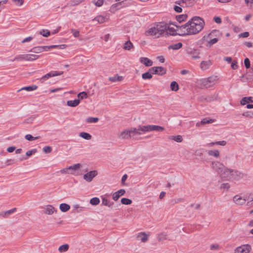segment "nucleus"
<instances>
[{"mask_svg": "<svg viewBox=\"0 0 253 253\" xmlns=\"http://www.w3.org/2000/svg\"><path fill=\"white\" fill-rule=\"evenodd\" d=\"M142 78L144 80L151 79L152 78V76L149 72H147L142 75Z\"/></svg>", "mask_w": 253, "mask_h": 253, "instance_id": "nucleus-44", "label": "nucleus"}, {"mask_svg": "<svg viewBox=\"0 0 253 253\" xmlns=\"http://www.w3.org/2000/svg\"><path fill=\"white\" fill-rule=\"evenodd\" d=\"M78 97L80 99H85L87 97V94L85 92L83 91L78 93Z\"/></svg>", "mask_w": 253, "mask_h": 253, "instance_id": "nucleus-48", "label": "nucleus"}, {"mask_svg": "<svg viewBox=\"0 0 253 253\" xmlns=\"http://www.w3.org/2000/svg\"><path fill=\"white\" fill-rule=\"evenodd\" d=\"M25 137L27 140L33 141L39 138L40 136L33 137L32 135L28 134L26 135Z\"/></svg>", "mask_w": 253, "mask_h": 253, "instance_id": "nucleus-47", "label": "nucleus"}, {"mask_svg": "<svg viewBox=\"0 0 253 253\" xmlns=\"http://www.w3.org/2000/svg\"><path fill=\"white\" fill-rule=\"evenodd\" d=\"M16 211V208H13L12 209H11L10 210H8V211H6V213L7 215L8 216L9 215L14 212Z\"/></svg>", "mask_w": 253, "mask_h": 253, "instance_id": "nucleus-62", "label": "nucleus"}, {"mask_svg": "<svg viewBox=\"0 0 253 253\" xmlns=\"http://www.w3.org/2000/svg\"><path fill=\"white\" fill-rule=\"evenodd\" d=\"M187 16L186 14L179 15L176 16V20L179 22H181L184 21V20H185L187 19Z\"/></svg>", "mask_w": 253, "mask_h": 253, "instance_id": "nucleus-40", "label": "nucleus"}, {"mask_svg": "<svg viewBox=\"0 0 253 253\" xmlns=\"http://www.w3.org/2000/svg\"><path fill=\"white\" fill-rule=\"evenodd\" d=\"M59 209L62 212H66L70 209L69 205L65 203H62L59 206Z\"/></svg>", "mask_w": 253, "mask_h": 253, "instance_id": "nucleus-30", "label": "nucleus"}, {"mask_svg": "<svg viewBox=\"0 0 253 253\" xmlns=\"http://www.w3.org/2000/svg\"><path fill=\"white\" fill-rule=\"evenodd\" d=\"M213 21L217 23V24H220L221 23V19L220 17L218 16H215L213 19Z\"/></svg>", "mask_w": 253, "mask_h": 253, "instance_id": "nucleus-61", "label": "nucleus"}, {"mask_svg": "<svg viewBox=\"0 0 253 253\" xmlns=\"http://www.w3.org/2000/svg\"><path fill=\"white\" fill-rule=\"evenodd\" d=\"M211 166L213 170L218 173L221 177L222 173L227 169L222 163L217 161L212 162Z\"/></svg>", "mask_w": 253, "mask_h": 253, "instance_id": "nucleus-7", "label": "nucleus"}, {"mask_svg": "<svg viewBox=\"0 0 253 253\" xmlns=\"http://www.w3.org/2000/svg\"><path fill=\"white\" fill-rule=\"evenodd\" d=\"M187 2H188L187 0H179L176 1L175 2V3L181 6H184V5H185L186 6L187 5Z\"/></svg>", "mask_w": 253, "mask_h": 253, "instance_id": "nucleus-50", "label": "nucleus"}, {"mask_svg": "<svg viewBox=\"0 0 253 253\" xmlns=\"http://www.w3.org/2000/svg\"><path fill=\"white\" fill-rule=\"evenodd\" d=\"M69 248V246L68 244H64L60 246L58 248V251L60 253H63L67 252Z\"/></svg>", "mask_w": 253, "mask_h": 253, "instance_id": "nucleus-38", "label": "nucleus"}, {"mask_svg": "<svg viewBox=\"0 0 253 253\" xmlns=\"http://www.w3.org/2000/svg\"><path fill=\"white\" fill-rule=\"evenodd\" d=\"M98 118L89 117L86 119V122L88 123H95L98 121Z\"/></svg>", "mask_w": 253, "mask_h": 253, "instance_id": "nucleus-46", "label": "nucleus"}, {"mask_svg": "<svg viewBox=\"0 0 253 253\" xmlns=\"http://www.w3.org/2000/svg\"><path fill=\"white\" fill-rule=\"evenodd\" d=\"M210 249L211 250H216L219 249V245L218 244H212L211 245Z\"/></svg>", "mask_w": 253, "mask_h": 253, "instance_id": "nucleus-63", "label": "nucleus"}, {"mask_svg": "<svg viewBox=\"0 0 253 253\" xmlns=\"http://www.w3.org/2000/svg\"><path fill=\"white\" fill-rule=\"evenodd\" d=\"M251 250V246L248 244H246L237 247L235 250V253H249Z\"/></svg>", "mask_w": 253, "mask_h": 253, "instance_id": "nucleus-13", "label": "nucleus"}, {"mask_svg": "<svg viewBox=\"0 0 253 253\" xmlns=\"http://www.w3.org/2000/svg\"><path fill=\"white\" fill-rule=\"evenodd\" d=\"M244 64L246 68L248 69L250 67V61L248 58L245 59Z\"/></svg>", "mask_w": 253, "mask_h": 253, "instance_id": "nucleus-57", "label": "nucleus"}, {"mask_svg": "<svg viewBox=\"0 0 253 253\" xmlns=\"http://www.w3.org/2000/svg\"><path fill=\"white\" fill-rule=\"evenodd\" d=\"M150 233H146L145 232H140L136 234L135 237L137 241L141 243H146L148 241Z\"/></svg>", "mask_w": 253, "mask_h": 253, "instance_id": "nucleus-10", "label": "nucleus"}, {"mask_svg": "<svg viewBox=\"0 0 253 253\" xmlns=\"http://www.w3.org/2000/svg\"><path fill=\"white\" fill-rule=\"evenodd\" d=\"M103 0H94L93 3L98 7L102 6L103 4Z\"/></svg>", "mask_w": 253, "mask_h": 253, "instance_id": "nucleus-51", "label": "nucleus"}, {"mask_svg": "<svg viewBox=\"0 0 253 253\" xmlns=\"http://www.w3.org/2000/svg\"><path fill=\"white\" fill-rule=\"evenodd\" d=\"M166 25H167V27L166 28V31H165V35L171 36L178 35V31L177 30L180 27V26H176V29H175L173 27H170V23H166Z\"/></svg>", "mask_w": 253, "mask_h": 253, "instance_id": "nucleus-9", "label": "nucleus"}, {"mask_svg": "<svg viewBox=\"0 0 253 253\" xmlns=\"http://www.w3.org/2000/svg\"><path fill=\"white\" fill-rule=\"evenodd\" d=\"M230 188V185L228 183H222L220 186V189L224 191H228Z\"/></svg>", "mask_w": 253, "mask_h": 253, "instance_id": "nucleus-45", "label": "nucleus"}, {"mask_svg": "<svg viewBox=\"0 0 253 253\" xmlns=\"http://www.w3.org/2000/svg\"><path fill=\"white\" fill-rule=\"evenodd\" d=\"M39 57L40 55L33 54H26V58H25V61H33L37 60Z\"/></svg>", "mask_w": 253, "mask_h": 253, "instance_id": "nucleus-23", "label": "nucleus"}, {"mask_svg": "<svg viewBox=\"0 0 253 253\" xmlns=\"http://www.w3.org/2000/svg\"><path fill=\"white\" fill-rule=\"evenodd\" d=\"M167 27L165 22H155L148 27L144 34L146 37L158 39L165 35Z\"/></svg>", "mask_w": 253, "mask_h": 253, "instance_id": "nucleus-3", "label": "nucleus"}, {"mask_svg": "<svg viewBox=\"0 0 253 253\" xmlns=\"http://www.w3.org/2000/svg\"><path fill=\"white\" fill-rule=\"evenodd\" d=\"M208 154L210 156H213L217 158L219 157L220 155V152L218 150H210L208 151Z\"/></svg>", "mask_w": 253, "mask_h": 253, "instance_id": "nucleus-28", "label": "nucleus"}, {"mask_svg": "<svg viewBox=\"0 0 253 253\" xmlns=\"http://www.w3.org/2000/svg\"><path fill=\"white\" fill-rule=\"evenodd\" d=\"M80 103V99H76L74 100H68L67 102V105L71 107L77 106Z\"/></svg>", "mask_w": 253, "mask_h": 253, "instance_id": "nucleus-25", "label": "nucleus"}, {"mask_svg": "<svg viewBox=\"0 0 253 253\" xmlns=\"http://www.w3.org/2000/svg\"><path fill=\"white\" fill-rule=\"evenodd\" d=\"M214 122L213 120L209 118H204L201 122H197L196 126H199L200 125H204L207 124L212 123Z\"/></svg>", "mask_w": 253, "mask_h": 253, "instance_id": "nucleus-24", "label": "nucleus"}, {"mask_svg": "<svg viewBox=\"0 0 253 253\" xmlns=\"http://www.w3.org/2000/svg\"><path fill=\"white\" fill-rule=\"evenodd\" d=\"M215 98L216 97L214 96V95H209V96H207L205 98V100L207 101L211 102V101L214 100L215 99Z\"/></svg>", "mask_w": 253, "mask_h": 253, "instance_id": "nucleus-56", "label": "nucleus"}, {"mask_svg": "<svg viewBox=\"0 0 253 253\" xmlns=\"http://www.w3.org/2000/svg\"><path fill=\"white\" fill-rule=\"evenodd\" d=\"M74 208L75 210H78V212L83 211L84 210V208L83 207L80 206L79 205H75Z\"/></svg>", "mask_w": 253, "mask_h": 253, "instance_id": "nucleus-52", "label": "nucleus"}, {"mask_svg": "<svg viewBox=\"0 0 253 253\" xmlns=\"http://www.w3.org/2000/svg\"><path fill=\"white\" fill-rule=\"evenodd\" d=\"M164 130V127L157 125L139 126L137 128L130 127L118 133V137L121 139H128L148 132L163 131Z\"/></svg>", "mask_w": 253, "mask_h": 253, "instance_id": "nucleus-1", "label": "nucleus"}, {"mask_svg": "<svg viewBox=\"0 0 253 253\" xmlns=\"http://www.w3.org/2000/svg\"><path fill=\"white\" fill-rule=\"evenodd\" d=\"M121 203L123 205H128L132 203V201L126 198H123L121 199Z\"/></svg>", "mask_w": 253, "mask_h": 253, "instance_id": "nucleus-43", "label": "nucleus"}, {"mask_svg": "<svg viewBox=\"0 0 253 253\" xmlns=\"http://www.w3.org/2000/svg\"><path fill=\"white\" fill-rule=\"evenodd\" d=\"M238 66L237 65V62L236 61H233L231 63V68L233 70H236L238 68Z\"/></svg>", "mask_w": 253, "mask_h": 253, "instance_id": "nucleus-60", "label": "nucleus"}, {"mask_svg": "<svg viewBox=\"0 0 253 253\" xmlns=\"http://www.w3.org/2000/svg\"><path fill=\"white\" fill-rule=\"evenodd\" d=\"M37 88V86L36 85H33L32 86H25L21 88V89L18 90V92H20L22 90H26L28 91H31L33 90H35Z\"/></svg>", "mask_w": 253, "mask_h": 253, "instance_id": "nucleus-29", "label": "nucleus"}, {"mask_svg": "<svg viewBox=\"0 0 253 253\" xmlns=\"http://www.w3.org/2000/svg\"><path fill=\"white\" fill-rule=\"evenodd\" d=\"M170 87L171 90L174 91H177L179 89V85L175 81H173L170 83Z\"/></svg>", "mask_w": 253, "mask_h": 253, "instance_id": "nucleus-33", "label": "nucleus"}, {"mask_svg": "<svg viewBox=\"0 0 253 253\" xmlns=\"http://www.w3.org/2000/svg\"><path fill=\"white\" fill-rule=\"evenodd\" d=\"M169 139L173 140L177 142H181L183 141V138L181 135H172L169 137Z\"/></svg>", "mask_w": 253, "mask_h": 253, "instance_id": "nucleus-31", "label": "nucleus"}, {"mask_svg": "<svg viewBox=\"0 0 253 253\" xmlns=\"http://www.w3.org/2000/svg\"><path fill=\"white\" fill-rule=\"evenodd\" d=\"M253 102V98L252 97H244L240 101L242 105H245L246 104Z\"/></svg>", "mask_w": 253, "mask_h": 253, "instance_id": "nucleus-26", "label": "nucleus"}, {"mask_svg": "<svg viewBox=\"0 0 253 253\" xmlns=\"http://www.w3.org/2000/svg\"><path fill=\"white\" fill-rule=\"evenodd\" d=\"M102 205L108 207L110 209H113L114 207V202L108 200L107 199L102 197Z\"/></svg>", "mask_w": 253, "mask_h": 253, "instance_id": "nucleus-22", "label": "nucleus"}, {"mask_svg": "<svg viewBox=\"0 0 253 253\" xmlns=\"http://www.w3.org/2000/svg\"><path fill=\"white\" fill-rule=\"evenodd\" d=\"M157 237L159 241H162L167 239V235L166 233L162 232L157 234Z\"/></svg>", "mask_w": 253, "mask_h": 253, "instance_id": "nucleus-35", "label": "nucleus"}, {"mask_svg": "<svg viewBox=\"0 0 253 253\" xmlns=\"http://www.w3.org/2000/svg\"><path fill=\"white\" fill-rule=\"evenodd\" d=\"M97 175L95 170L90 171L84 175V179L87 182H90Z\"/></svg>", "mask_w": 253, "mask_h": 253, "instance_id": "nucleus-15", "label": "nucleus"}, {"mask_svg": "<svg viewBox=\"0 0 253 253\" xmlns=\"http://www.w3.org/2000/svg\"><path fill=\"white\" fill-rule=\"evenodd\" d=\"M71 32L73 34V36L76 38L78 37L80 35L79 31L78 30H76L75 29H72Z\"/></svg>", "mask_w": 253, "mask_h": 253, "instance_id": "nucleus-58", "label": "nucleus"}, {"mask_svg": "<svg viewBox=\"0 0 253 253\" xmlns=\"http://www.w3.org/2000/svg\"><path fill=\"white\" fill-rule=\"evenodd\" d=\"M58 45H52L49 46H40L34 47L32 48L30 52L36 53H40L43 51H47L52 48L58 47Z\"/></svg>", "mask_w": 253, "mask_h": 253, "instance_id": "nucleus-8", "label": "nucleus"}, {"mask_svg": "<svg viewBox=\"0 0 253 253\" xmlns=\"http://www.w3.org/2000/svg\"><path fill=\"white\" fill-rule=\"evenodd\" d=\"M124 1H121L120 2H116L113 4H112L110 8L109 11L110 12L114 13L117 10L125 7L126 6L123 4Z\"/></svg>", "mask_w": 253, "mask_h": 253, "instance_id": "nucleus-14", "label": "nucleus"}, {"mask_svg": "<svg viewBox=\"0 0 253 253\" xmlns=\"http://www.w3.org/2000/svg\"><path fill=\"white\" fill-rule=\"evenodd\" d=\"M39 34L44 37H48L50 35V32L48 30L43 29L39 32Z\"/></svg>", "mask_w": 253, "mask_h": 253, "instance_id": "nucleus-42", "label": "nucleus"}, {"mask_svg": "<svg viewBox=\"0 0 253 253\" xmlns=\"http://www.w3.org/2000/svg\"><path fill=\"white\" fill-rule=\"evenodd\" d=\"M33 37H31V36L27 37L23 40V41H22V43H25L26 42H30L31 41H32L33 40Z\"/></svg>", "mask_w": 253, "mask_h": 253, "instance_id": "nucleus-64", "label": "nucleus"}, {"mask_svg": "<svg viewBox=\"0 0 253 253\" xmlns=\"http://www.w3.org/2000/svg\"><path fill=\"white\" fill-rule=\"evenodd\" d=\"M244 177V174L235 169L227 168L221 174V178L229 181H238Z\"/></svg>", "mask_w": 253, "mask_h": 253, "instance_id": "nucleus-4", "label": "nucleus"}, {"mask_svg": "<svg viewBox=\"0 0 253 253\" xmlns=\"http://www.w3.org/2000/svg\"><path fill=\"white\" fill-rule=\"evenodd\" d=\"M242 116L248 118H253V112L252 111H247L245 112L242 114Z\"/></svg>", "mask_w": 253, "mask_h": 253, "instance_id": "nucleus-49", "label": "nucleus"}, {"mask_svg": "<svg viewBox=\"0 0 253 253\" xmlns=\"http://www.w3.org/2000/svg\"><path fill=\"white\" fill-rule=\"evenodd\" d=\"M211 65V60L203 61L200 64V68L202 70L205 71L208 69Z\"/></svg>", "mask_w": 253, "mask_h": 253, "instance_id": "nucleus-20", "label": "nucleus"}, {"mask_svg": "<svg viewBox=\"0 0 253 253\" xmlns=\"http://www.w3.org/2000/svg\"><path fill=\"white\" fill-rule=\"evenodd\" d=\"M107 20V18L106 16H102V15H99L95 17L93 21H97L98 23L102 24L104 23Z\"/></svg>", "mask_w": 253, "mask_h": 253, "instance_id": "nucleus-27", "label": "nucleus"}, {"mask_svg": "<svg viewBox=\"0 0 253 253\" xmlns=\"http://www.w3.org/2000/svg\"><path fill=\"white\" fill-rule=\"evenodd\" d=\"M123 48L125 50H129L133 48V45L130 41H127L124 43Z\"/></svg>", "mask_w": 253, "mask_h": 253, "instance_id": "nucleus-32", "label": "nucleus"}, {"mask_svg": "<svg viewBox=\"0 0 253 253\" xmlns=\"http://www.w3.org/2000/svg\"><path fill=\"white\" fill-rule=\"evenodd\" d=\"M217 80V76H212L207 78L198 80L197 82V84L201 88H209L213 86L216 84Z\"/></svg>", "mask_w": 253, "mask_h": 253, "instance_id": "nucleus-5", "label": "nucleus"}, {"mask_svg": "<svg viewBox=\"0 0 253 253\" xmlns=\"http://www.w3.org/2000/svg\"><path fill=\"white\" fill-rule=\"evenodd\" d=\"M100 200L97 197H94L90 200V204L92 205L96 206L99 204Z\"/></svg>", "mask_w": 253, "mask_h": 253, "instance_id": "nucleus-39", "label": "nucleus"}, {"mask_svg": "<svg viewBox=\"0 0 253 253\" xmlns=\"http://www.w3.org/2000/svg\"><path fill=\"white\" fill-rule=\"evenodd\" d=\"M204 25L205 22L202 18L194 16L185 24L180 26L177 30L178 35L185 36L196 35L202 30Z\"/></svg>", "mask_w": 253, "mask_h": 253, "instance_id": "nucleus-2", "label": "nucleus"}, {"mask_svg": "<svg viewBox=\"0 0 253 253\" xmlns=\"http://www.w3.org/2000/svg\"><path fill=\"white\" fill-rule=\"evenodd\" d=\"M139 61L146 67L151 66L153 64V61L147 57H140Z\"/></svg>", "mask_w": 253, "mask_h": 253, "instance_id": "nucleus-21", "label": "nucleus"}, {"mask_svg": "<svg viewBox=\"0 0 253 253\" xmlns=\"http://www.w3.org/2000/svg\"><path fill=\"white\" fill-rule=\"evenodd\" d=\"M62 73H63L62 72H58L57 71H51V72L45 74L43 76H42L41 78H40V81L41 83H42L44 82H45V81H46L47 80H48L49 78H50L51 77L61 75L62 74Z\"/></svg>", "mask_w": 253, "mask_h": 253, "instance_id": "nucleus-12", "label": "nucleus"}, {"mask_svg": "<svg viewBox=\"0 0 253 253\" xmlns=\"http://www.w3.org/2000/svg\"><path fill=\"white\" fill-rule=\"evenodd\" d=\"M59 172H60L62 174H69L70 172H69V167L61 169L59 171Z\"/></svg>", "mask_w": 253, "mask_h": 253, "instance_id": "nucleus-54", "label": "nucleus"}, {"mask_svg": "<svg viewBox=\"0 0 253 253\" xmlns=\"http://www.w3.org/2000/svg\"><path fill=\"white\" fill-rule=\"evenodd\" d=\"M182 46L181 42H178L169 46V49H172L173 50H177L180 49Z\"/></svg>", "mask_w": 253, "mask_h": 253, "instance_id": "nucleus-36", "label": "nucleus"}, {"mask_svg": "<svg viewBox=\"0 0 253 253\" xmlns=\"http://www.w3.org/2000/svg\"><path fill=\"white\" fill-rule=\"evenodd\" d=\"M221 35L218 30H213L207 35L203 37V40L208 42V46H211L218 41V37Z\"/></svg>", "mask_w": 253, "mask_h": 253, "instance_id": "nucleus-6", "label": "nucleus"}, {"mask_svg": "<svg viewBox=\"0 0 253 253\" xmlns=\"http://www.w3.org/2000/svg\"><path fill=\"white\" fill-rule=\"evenodd\" d=\"M37 152V150L36 149H32L31 150H29V151H27L26 153V155L28 156V157H30L31 156L33 153H35Z\"/></svg>", "mask_w": 253, "mask_h": 253, "instance_id": "nucleus-59", "label": "nucleus"}, {"mask_svg": "<svg viewBox=\"0 0 253 253\" xmlns=\"http://www.w3.org/2000/svg\"><path fill=\"white\" fill-rule=\"evenodd\" d=\"M26 58V54H19L16 55L13 61H25V58Z\"/></svg>", "mask_w": 253, "mask_h": 253, "instance_id": "nucleus-41", "label": "nucleus"}, {"mask_svg": "<svg viewBox=\"0 0 253 253\" xmlns=\"http://www.w3.org/2000/svg\"><path fill=\"white\" fill-rule=\"evenodd\" d=\"M80 164H76L69 167V174L77 175L78 174L77 171L81 168Z\"/></svg>", "mask_w": 253, "mask_h": 253, "instance_id": "nucleus-16", "label": "nucleus"}, {"mask_svg": "<svg viewBox=\"0 0 253 253\" xmlns=\"http://www.w3.org/2000/svg\"><path fill=\"white\" fill-rule=\"evenodd\" d=\"M42 150L45 153H49L52 151V148L50 146H45Z\"/></svg>", "mask_w": 253, "mask_h": 253, "instance_id": "nucleus-53", "label": "nucleus"}, {"mask_svg": "<svg viewBox=\"0 0 253 253\" xmlns=\"http://www.w3.org/2000/svg\"><path fill=\"white\" fill-rule=\"evenodd\" d=\"M79 136L86 140H90L91 139V135L87 132H82L80 133Z\"/></svg>", "mask_w": 253, "mask_h": 253, "instance_id": "nucleus-34", "label": "nucleus"}, {"mask_svg": "<svg viewBox=\"0 0 253 253\" xmlns=\"http://www.w3.org/2000/svg\"><path fill=\"white\" fill-rule=\"evenodd\" d=\"M43 209V213L48 215H51L54 212H56L55 209L50 205L45 206Z\"/></svg>", "mask_w": 253, "mask_h": 253, "instance_id": "nucleus-17", "label": "nucleus"}, {"mask_svg": "<svg viewBox=\"0 0 253 253\" xmlns=\"http://www.w3.org/2000/svg\"><path fill=\"white\" fill-rule=\"evenodd\" d=\"M149 71L153 74L163 75L166 73V69L163 67H153Z\"/></svg>", "mask_w": 253, "mask_h": 253, "instance_id": "nucleus-11", "label": "nucleus"}, {"mask_svg": "<svg viewBox=\"0 0 253 253\" xmlns=\"http://www.w3.org/2000/svg\"><path fill=\"white\" fill-rule=\"evenodd\" d=\"M8 0H3L0 1V12L4 8V4L8 3Z\"/></svg>", "mask_w": 253, "mask_h": 253, "instance_id": "nucleus-55", "label": "nucleus"}, {"mask_svg": "<svg viewBox=\"0 0 253 253\" xmlns=\"http://www.w3.org/2000/svg\"><path fill=\"white\" fill-rule=\"evenodd\" d=\"M123 80V77L119 76L118 75H115L114 77H109V80L112 82H116L121 81Z\"/></svg>", "mask_w": 253, "mask_h": 253, "instance_id": "nucleus-37", "label": "nucleus"}, {"mask_svg": "<svg viewBox=\"0 0 253 253\" xmlns=\"http://www.w3.org/2000/svg\"><path fill=\"white\" fill-rule=\"evenodd\" d=\"M126 193V191L123 189H120L115 192H114L112 195V199L113 200L116 201H117L120 197L123 196Z\"/></svg>", "mask_w": 253, "mask_h": 253, "instance_id": "nucleus-19", "label": "nucleus"}, {"mask_svg": "<svg viewBox=\"0 0 253 253\" xmlns=\"http://www.w3.org/2000/svg\"><path fill=\"white\" fill-rule=\"evenodd\" d=\"M247 200L246 198L242 197L240 195H236L233 198L234 202L237 205H242L244 204Z\"/></svg>", "mask_w": 253, "mask_h": 253, "instance_id": "nucleus-18", "label": "nucleus"}]
</instances>
